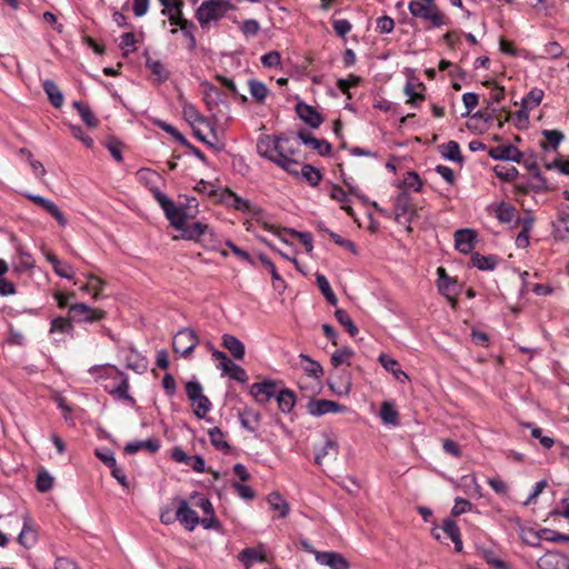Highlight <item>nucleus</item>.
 Here are the masks:
<instances>
[{"label":"nucleus","instance_id":"obj_1","mask_svg":"<svg viewBox=\"0 0 569 569\" xmlns=\"http://www.w3.org/2000/svg\"><path fill=\"white\" fill-rule=\"evenodd\" d=\"M543 139L539 141L543 150V166L548 170H558L562 174H569V161L563 160L558 153L559 144L565 140V134L559 130H542Z\"/></svg>","mask_w":569,"mask_h":569},{"label":"nucleus","instance_id":"obj_2","mask_svg":"<svg viewBox=\"0 0 569 569\" xmlns=\"http://www.w3.org/2000/svg\"><path fill=\"white\" fill-rule=\"evenodd\" d=\"M410 14L425 24L427 30L438 29L450 23L449 18L436 2H409Z\"/></svg>","mask_w":569,"mask_h":569},{"label":"nucleus","instance_id":"obj_3","mask_svg":"<svg viewBox=\"0 0 569 569\" xmlns=\"http://www.w3.org/2000/svg\"><path fill=\"white\" fill-rule=\"evenodd\" d=\"M89 372L93 376H97L99 379L112 378L113 380L118 381V383L112 388L106 387L108 392L130 403H134V399L129 395L128 376L120 371L117 367L111 365L93 366L89 369Z\"/></svg>","mask_w":569,"mask_h":569},{"label":"nucleus","instance_id":"obj_4","mask_svg":"<svg viewBox=\"0 0 569 569\" xmlns=\"http://www.w3.org/2000/svg\"><path fill=\"white\" fill-rule=\"evenodd\" d=\"M154 200L159 203L170 224L177 229H184L187 222V212L183 208L177 207L176 203L158 188L151 189Z\"/></svg>","mask_w":569,"mask_h":569},{"label":"nucleus","instance_id":"obj_5","mask_svg":"<svg viewBox=\"0 0 569 569\" xmlns=\"http://www.w3.org/2000/svg\"><path fill=\"white\" fill-rule=\"evenodd\" d=\"M228 10V0H207L203 1L197 9L196 18L200 26L204 28L211 21L221 19Z\"/></svg>","mask_w":569,"mask_h":569},{"label":"nucleus","instance_id":"obj_6","mask_svg":"<svg viewBox=\"0 0 569 569\" xmlns=\"http://www.w3.org/2000/svg\"><path fill=\"white\" fill-rule=\"evenodd\" d=\"M276 164L291 174H298L297 170H290V166H297L298 162L291 157L296 153L298 143L286 136L278 137Z\"/></svg>","mask_w":569,"mask_h":569},{"label":"nucleus","instance_id":"obj_7","mask_svg":"<svg viewBox=\"0 0 569 569\" xmlns=\"http://www.w3.org/2000/svg\"><path fill=\"white\" fill-rule=\"evenodd\" d=\"M186 393L188 399L196 406L193 413L197 418L203 419L211 410V402L202 392V386L198 381H189L186 385Z\"/></svg>","mask_w":569,"mask_h":569},{"label":"nucleus","instance_id":"obj_8","mask_svg":"<svg viewBox=\"0 0 569 569\" xmlns=\"http://www.w3.org/2000/svg\"><path fill=\"white\" fill-rule=\"evenodd\" d=\"M199 339L197 333L189 328L179 330L172 339V349L174 353L188 357L198 346Z\"/></svg>","mask_w":569,"mask_h":569},{"label":"nucleus","instance_id":"obj_9","mask_svg":"<svg viewBox=\"0 0 569 569\" xmlns=\"http://www.w3.org/2000/svg\"><path fill=\"white\" fill-rule=\"evenodd\" d=\"M68 312L71 320L74 322L93 323L106 317V311L91 308L83 302L70 305Z\"/></svg>","mask_w":569,"mask_h":569},{"label":"nucleus","instance_id":"obj_10","mask_svg":"<svg viewBox=\"0 0 569 569\" xmlns=\"http://www.w3.org/2000/svg\"><path fill=\"white\" fill-rule=\"evenodd\" d=\"M279 385L280 382L274 380L254 382L250 387V395L258 403L266 405L270 399L276 398Z\"/></svg>","mask_w":569,"mask_h":569},{"label":"nucleus","instance_id":"obj_11","mask_svg":"<svg viewBox=\"0 0 569 569\" xmlns=\"http://www.w3.org/2000/svg\"><path fill=\"white\" fill-rule=\"evenodd\" d=\"M177 503L176 519L189 531H192L199 523L200 518L198 513L192 510L187 500L176 498Z\"/></svg>","mask_w":569,"mask_h":569},{"label":"nucleus","instance_id":"obj_12","mask_svg":"<svg viewBox=\"0 0 569 569\" xmlns=\"http://www.w3.org/2000/svg\"><path fill=\"white\" fill-rule=\"evenodd\" d=\"M23 196L28 200H30L31 202H33L34 204H37L38 207L43 209L53 219H56V221L61 227H66L67 226V223H68L67 218L64 217L63 212L59 209V207L53 201H51V200H49V199H47L44 197L32 194V193H29V192L23 193Z\"/></svg>","mask_w":569,"mask_h":569},{"label":"nucleus","instance_id":"obj_13","mask_svg":"<svg viewBox=\"0 0 569 569\" xmlns=\"http://www.w3.org/2000/svg\"><path fill=\"white\" fill-rule=\"evenodd\" d=\"M307 410L311 416L321 417L326 413L343 412L346 407L333 400L312 399L308 402Z\"/></svg>","mask_w":569,"mask_h":569},{"label":"nucleus","instance_id":"obj_14","mask_svg":"<svg viewBox=\"0 0 569 569\" xmlns=\"http://www.w3.org/2000/svg\"><path fill=\"white\" fill-rule=\"evenodd\" d=\"M226 202L229 207L246 214L259 216L262 212L260 207L253 204L250 200L238 196L230 189L226 190Z\"/></svg>","mask_w":569,"mask_h":569},{"label":"nucleus","instance_id":"obj_15","mask_svg":"<svg viewBox=\"0 0 569 569\" xmlns=\"http://www.w3.org/2000/svg\"><path fill=\"white\" fill-rule=\"evenodd\" d=\"M159 2L163 7L161 13L168 17V21L171 26L179 27L182 21H188V19L183 17L182 0H159Z\"/></svg>","mask_w":569,"mask_h":569},{"label":"nucleus","instance_id":"obj_16","mask_svg":"<svg viewBox=\"0 0 569 569\" xmlns=\"http://www.w3.org/2000/svg\"><path fill=\"white\" fill-rule=\"evenodd\" d=\"M437 288L443 297L458 296L460 292V284L456 278L450 277L443 267L437 269Z\"/></svg>","mask_w":569,"mask_h":569},{"label":"nucleus","instance_id":"obj_17","mask_svg":"<svg viewBox=\"0 0 569 569\" xmlns=\"http://www.w3.org/2000/svg\"><path fill=\"white\" fill-rule=\"evenodd\" d=\"M540 569H569V558L557 550L547 551L539 560Z\"/></svg>","mask_w":569,"mask_h":569},{"label":"nucleus","instance_id":"obj_18","mask_svg":"<svg viewBox=\"0 0 569 569\" xmlns=\"http://www.w3.org/2000/svg\"><path fill=\"white\" fill-rule=\"evenodd\" d=\"M295 109L298 117L313 129L319 128L323 122L321 113L316 108L303 101L297 102Z\"/></svg>","mask_w":569,"mask_h":569},{"label":"nucleus","instance_id":"obj_19","mask_svg":"<svg viewBox=\"0 0 569 569\" xmlns=\"http://www.w3.org/2000/svg\"><path fill=\"white\" fill-rule=\"evenodd\" d=\"M298 138L302 143L316 150L319 156L326 157L331 154L332 146L327 140L318 139L306 130L298 131Z\"/></svg>","mask_w":569,"mask_h":569},{"label":"nucleus","instance_id":"obj_20","mask_svg":"<svg viewBox=\"0 0 569 569\" xmlns=\"http://www.w3.org/2000/svg\"><path fill=\"white\" fill-rule=\"evenodd\" d=\"M316 560L330 569H350L349 561L341 553L336 551L317 552Z\"/></svg>","mask_w":569,"mask_h":569},{"label":"nucleus","instance_id":"obj_21","mask_svg":"<svg viewBox=\"0 0 569 569\" xmlns=\"http://www.w3.org/2000/svg\"><path fill=\"white\" fill-rule=\"evenodd\" d=\"M22 547L30 549L38 541V532L33 526V521L28 513L23 515L22 529L17 538Z\"/></svg>","mask_w":569,"mask_h":569},{"label":"nucleus","instance_id":"obj_22","mask_svg":"<svg viewBox=\"0 0 569 569\" xmlns=\"http://www.w3.org/2000/svg\"><path fill=\"white\" fill-rule=\"evenodd\" d=\"M477 234L471 229H459L455 232V248L461 253H470L475 248Z\"/></svg>","mask_w":569,"mask_h":569},{"label":"nucleus","instance_id":"obj_23","mask_svg":"<svg viewBox=\"0 0 569 569\" xmlns=\"http://www.w3.org/2000/svg\"><path fill=\"white\" fill-rule=\"evenodd\" d=\"M488 154L495 160H507L515 162H520L522 157V153L519 151V149L512 144H500L492 147L488 151Z\"/></svg>","mask_w":569,"mask_h":569},{"label":"nucleus","instance_id":"obj_24","mask_svg":"<svg viewBox=\"0 0 569 569\" xmlns=\"http://www.w3.org/2000/svg\"><path fill=\"white\" fill-rule=\"evenodd\" d=\"M240 425L247 431L254 433L261 422V413L252 407L246 406L238 413Z\"/></svg>","mask_w":569,"mask_h":569},{"label":"nucleus","instance_id":"obj_25","mask_svg":"<svg viewBox=\"0 0 569 569\" xmlns=\"http://www.w3.org/2000/svg\"><path fill=\"white\" fill-rule=\"evenodd\" d=\"M278 143H279L278 137L262 136L259 138V140L257 142L258 153L261 157L276 163Z\"/></svg>","mask_w":569,"mask_h":569},{"label":"nucleus","instance_id":"obj_26","mask_svg":"<svg viewBox=\"0 0 569 569\" xmlns=\"http://www.w3.org/2000/svg\"><path fill=\"white\" fill-rule=\"evenodd\" d=\"M146 68L151 72L152 81L160 84L166 82L170 77V71L160 60L146 54Z\"/></svg>","mask_w":569,"mask_h":569},{"label":"nucleus","instance_id":"obj_27","mask_svg":"<svg viewBox=\"0 0 569 569\" xmlns=\"http://www.w3.org/2000/svg\"><path fill=\"white\" fill-rule=\"evenodd\" d=\"M160 449V441L157 438H149L147 440H134L130 441L124 447V453L134 455L141 450H146L149 453H156Z\"/></svg>","mask_w":569,"mask_h":569},{"label":"nucleus","instance_id":"obj_28","mask_svg":"<svg viewBox=\"0 0 569 569\" xmlns=\"http://www.w3.org/2000/svg\"><path fill=\"white\" fill-rule=\"evenodd\" d=\"M409 207H410V196L407 192H400L393 203L395 208V220L398 223L405 222L410 223L411 218L409 217Z\"/></svg>","mask_w":569,"mask_h":569},{"label":"nucleus","instance_id":"obj_29","mask_svg":"<svg viewBox=\"0 0 569 569\" xmlns=\"http://www.w3.org/2000/svg\"><path fill=\"white\" fill-rule=\"evenodd\" d=\"M543 98V91L538 88H533L530 90L523 98L521 102V109L518 111V117L526 119L528 118V111L538 107Z\"/></svg>","mask_w":569,"mask_h":569},{"label":"nucleus","instance_id":"obj_30","mask_svg":"<svg viewBox=\"0 0 569 569\" xmlns=\"http://www.w3.org/2000/svg\"><path fill=\"white\" fill-rule=\"evenodd\" d=\"M425 91L426 87L422 82H410L408 81L405 87V93L408 97L407 103L412 107H419L420 103L425 100Z\"/></svg>","mask_w":569,"mask_h":569},{"label":"nucleus","instance_id":"obj_31","mask_svg":"<svg viewBox=\"0 0 569 569\" xmlns=\"http://www.w3.org/2000/svg\"><path fill=\"white\" fill-rule=\"evenodd\" d=\"M267 502L270 508L274 511H278V515L274 518L283 519L290 512V506L287 500L277 491H273L268 495Z\"/></svg>","mask_w":569,"mask_h":569},{"label":"nucleus","instance_id":"obj_32","mask_svg":"<svg viewBox=\"0 0 569 569\" xmlns=\"http://www.w3.org/2000/svg\"><path fill=\"white\" fill-rule=\"evenodd\" d=\"M209 226L200 221H196L191 224H184V229H181V238L184 240L199 241L208 231Z\"/></svg>","mask_w":569,"mask_h":569},{"label":"nucleus","instance_id":"obj_33","mask_svg":"<svg viewBox=\"0 0 569 569\" xmlns=\"http://www.w3.org/2000/svg\"><path fill=\"white\" fill-rule=\"evenodd\" d=\"M276 400L278 402V407H279L280 411L283 413L291 412L297 402L295 392L292 390L286 389V388H282V389L278 388V391L276 395Z\"/></svg>","mask_w":569,"mask_h":569},{"label":"nucleus","instance_id":"obj_34","mask_svg":"<svg viewBox=\"0 0 569 569\" xmlns=\"http://www.w3.org/2000/svg\"><path fill=\"white\" fill-rule=\"evenodd\" d=\"M49 332L51 335H68L70 337L73 336L74 327L72 325L71 318H64V317H56L50 322V330Z\"/></svg>","mask_w":569,"mask_h":569},{"label":"nucleus","instance_id":"obj_35","mask_svg":"<svg viewBox=\"0 0 569 569\" xmlns=\"http://www.w3.org/2000/svg\"><path fill=\"white\" fill-rule=\"evenodd\" d=\"M222 346L229 350L232 357L237 360H242L244 357V345L234 336L226 333L222 336Z\"/></svg>","mask_w":569,"mask_h":569},{"label":"nucleus","instance_id":"obj_36","mask_svg":"<svg viewBox=\"0 0 569 569\" xmlns=\"http://www.w3.org/2000/svg\"><path fill=\"white\" fill-rule=\"evenodd\" d=\"M379 362L387 371L391 372L400 382L409 380L408 375L401 370L400 365L396 359L387 355H381L379 357Z\"/></svg>","mask_w":569,"mask_h":569},{"label":"nucleus","instance_id":"obj_37","mask_svg":"<svg viewBox=\"0 0 569 569\" xmlns=\"http://www.w3.org/2000/svg\"><path fill=\"white\" fill-rule=\"evenodd\" d=\"M248 88L252 99L259 104H263L267 97L270 94L268 87L257 79H249Z\"/></svg>","mask_w":569,"mask_h":569},{"label":"nucleus","instance_id":"obj_38","mask_svg":"<svg viewBox=\"0 0 569 569\" xmlns=\"http://www.w3.org/2000/svg\"><path fill=\"white\" fill-rule=\"evenodd\" d=\"M442 530L447 535V537L455 543V549L457 551H461L462 540L458 525L450 518L445 519L442 523Z\"/></svg>","mask_w":569,"mask_h":569},{"label":"nucleus","instance_id":"obj_39","mask_svg":"<svg viewBox=\"0 0 569 569\" xmlns=\"http://www.w3.org/2000/svg\"><path fill=\"white\" fill-rule=\"evenodd\" d=\"M472 266L482 271H492L498 264V258L489 254L483 256L479 252H475L471 256Z\"/></svg>","mask_w":569,"mask_h":569},{"label":"nucleus","instance_id":"obj_40","mask_svg":"<svg viewBox=\"0 0 569 569\" xmlns=\"http://www.w3.org/2000/svg\"><path fill=\"white\" fill-rule=\"evenodd\" d=\"M240 561L243 563L246 569L252 567L256 562L266 561L264 553L257 548H244L239 555Z\"/></svg>","mask_w":569,"mask_h":569},{"label":"nucleus","instance_id":"obj_41","mask_svg":"<svg viewBox=\"0 0 569 569\" xmlns=\"http://www.w3.org/2000/svg\"><path fill=\"white\" fill-rule=\"evenodd\" d=\"M42 88L46 94L48 96L50 103L54 108H60L63 103V94L59 87L56 84V82L49 79L44 80L42 83Z\"/></svg>","mask_w":569,"mask_h":569},{"label":"nucleus","instance_id":"obj_42","mask_svg":"<svg viewBox=\"0 0 569 569\" xmlns=\"http://www.w3.org/2000/svg\"><path fill=\"white\" fill-rule=\"evenodd\" d=\"M72 107L77 110L78 114L80 116L81 120L89 127V128H97L99 124V120L96 118L93 112L91 111L90 107L82 102V101H73Z\"/></svg>","mask_w":569,"mask_h":569},{"label":"nucleus","instance_id":"obj_43","mask_svg":"<svg viewBox=\"0 0 569 569\" xmlns=\"http://www.w3.org/2000/svg\"><path fill=\"white\" fill-rule=\"evenodd\" d=\"M208 436L211 445L220 451L228 452L230 450V445L224 439L226 435L219 427H213L208 430Z\"/></svg>","mask_w":569,"mask_h":569},{"label":"nucleus","instance_id":"obj_44","mask_svg":"<svg viewBox=\"0 0 569 569\" xmlns=\"http://www.w3.org/2000/svg\"><path fill=\"white\" fill-rule=\"evenodd\" d=\"M299 358L301 360V367H302L303 371L309 377L318 379L323 375V369L318 361L312 360L309 356L303 355V353H301L299 356Z\"/></svg>","mask_w":569,"mask_h":569},{"label":"nucleus","instance_id":"obj_45","mask_svg":"<svg viewBox=\"0 0 569 569\" xmlns=\"http://www.w3.org/2000/svg\"><path fill=\"white\" fill-rule=\"evenodd\" d=\"M441 156L450 161L461 162V151L460 146L457 141H449L447 143H442L439 146Z\"/></svg>","mask_w":569,"mask_h":569},{"label":"nucleus","instance_id":"obj_46","mask_svg":"<svg viewBox=\"0 0 569 569\" xmlns=\"http://www.w3.org/2000/svg\"><path fill=\"white\" fill-rule=\"evenodd\" d=\"M380 418L383 423L397 426L399 425V412L389 401H383L380 407Z\"/></svg>","mask_w":569,"mask_h":569},{"label":"nucleus","instance_id":"obj_47","mask_svg":"<svg viewBox=\"0 0 569 569\" xmlns=\"http://www.w3.org/2000/svg\"><path fill=\"white\" fill-rule=\"evenodd\" d=\"M335 318L351 337H356L358 335V327L355 325V322L352 321V319L350 318L346 310L336 309Z\"/></svg>","mask_w":569,"mask_h":569},{"label":"nucleus","instance_id":"obj_48","mask_svg":"<svg viewBox=\"0 0 569 569\" xmlns=\"http://www.w3.org/2000/svg\"><path fill=\"white\" fill-rule=\"evenodd\" d=\"M126 367L134 371H144L147 369L146 359L134 350H130L126 356Z\"/></svg>","mask_w":569,"mask_h":569},{"label":"nucleus","instance_id":"obj_49","mask_svg":"<svg viewBox=\"0 0 569 569\" xmlns=\"http://www.w3.org/2000/svg\"><path fill=\"white\" fill-rule=\"evenodd\" d=\"M301 176L306 179V181H308V183L311 187H317L323 177L322 172L318 168H316L311 164L302 166Z\"/></svg>","mask_w":569,"mask_h":569},{"label":"nucleus","instance_id":"obj_50","mask_svg":"<svg viewBox=\"0 0 569 569\" xmlns=\"http://www.w3.org/2000/svg\"><path fill=\"white\" fill-rule=\"evenodd\" d=\"M182 113L184 119L191 124L206 122V118L198 111L196 106L190 102L182 104Z\"/></svg>","mask_w":569,"mask_h":569},{"label":"nucleus","instance_id":"obj_51","mask_svg":"<svg viewBox=\"0 0 569 569\" xmlns=\"http://www.w3.org/2000/svg\"><path fill=\"white\" fill-rule=\"evenodd\" d=\"M179 29L181 30L183 37L188 40V50L193 51L197 47V40L194 36L196 26L192 21H182V23L179 26Z\"/></svg>","mask_w":569,"mask_h":569},{"label":"nucleus","instance_id":"obj_52","mask_svg":"<svg viewBox=\"0 0 569 569\" xmlns=\"http://www.w3.org/2000/svg\"><path fill=\"white\" fill-rule=\"evenodd\" d=\"M516 217V208L507 202H501L496 209V218L501 223H509Z\"/></svg>","mask_w":569,"mask_h":569},{"label":"nucleus","instance_id":"obj_53","mask_svg":"<svg viewBox=\"0 0 569 569\" xmlns=\"http://www.w3.org/2000/svg\"><path fill=\"white\" fill-rule=\"evenodd\" d=\"M493 171L499 179L506 182L513 181L518 176L517 168L511 164H497Z\"/></svg>","mask_w":569,"mask_h":569},{"label":"nucleus","instance_id":"obj_54","mask_svg":"<svg viewBox=\"0 0 569 569\" xmlns=\"http://www.w3.org/2000/svg\"><path fill=\"white\" fill-rule=\"evenodd\" d=\"M259 260L263 264V267H266L267 270L270 272L274 288L278 289L280 287H283L284 281L281 278V276L278 273L276 264L264 254H260Z\"/></svg>","mask_w":569,"mask_h":569},{"label":"nucleus","instance_id":"obj_55","mask_svg":"<svg viewBox=\"0 0 569 569\" xmlns=\"http://www.w3.org/2000/svg\"><path fill=\"white\" fill-rule=\"evenodd\" d=\"M402 186L407 189H412L416 192H421L423 181L416 171H407L403 174Z\"/></svg>","mask_w":569,"mask_h":569},{"label":"nucleus","instance_id":"obj_56","mask_svg":"<svg viewBox=\"0 0 569 569\" xmlns=\"http://www.w3.org/2000/svg\"><path fill=\"white\" fill-rule=\"evenodd\" d=\"M34 263H36V261H34L33 257L29 252L20 249L18 261L14 266V270L17 272H24V271L33 269Z\"/></svg>","mask_w":569,"mask_h":569},{"label":"nucleus","instance_id":"obj_57","mask_svg":"<svg viewBox=\"0 0 569 569\" xmlns=\"http://www.w3.org/2000/svg\"><path fill=\"white\" fill-rule=\"evenodd\" d=\"M361 81V78L356 74H349L346 79H339L337 81L338 89L347 96L348 99H351V87H357Z\"/></svg>","mask_w":569,"mask_h":569},{"label":"nucleus","instance_id":"obj_58","mask_svg":"<svg viewBox=\"0 0 569 569\" xmlns=\"http://www.w3.org/2000/svg\"><path fill=\"white\" fill-rule=\"evenodd\" d=\"M330 452L337 455L338 452V443L331 439H327L323 446L316 452L315 462L320 466L322 465V460Z\"/></svg>","mask_w":569,"mask_h":569},{"label":"nucleus","instance_id":"obj_59","mask_svg":"<svg viewBox=\"0 0 569 569\" xmlns=\"http://www.w3.org/2000/svg\"><path fill=\"white\" fill-rule=\"evenodd\" d=\"M352 355L353 351L348 347L338 349L331 356V365L336 368L345 363L349 365V360Z\"/></svg>","mask_w":569,"mask_h":569},{"label":"nucleus","instance_id":"obj_60","mask_svg":"<svg viewBox=\"0 0 569 569\" xmlns=\"http://www.w3.org/2000/svg\"><path fill=\"white\" fill-rule=\"evenodd\" d=\"M52 487L53 478L51 477V475L46 470L40 471L36 480L37 490L40 492H48L52 489Z\"/></svg>","mask_w":569,"mask_h":569},{"label":"nucleus","instance_id":"obj_61","mask_svg":"<svg viewBox=\"0 0 569 569\" xmlns=\"http://www.w3.org/2000/svg\"><path fill=\"white\" fill-rule=\"evenodd\" d=\"M222 371L228 373L229 377L236 381L243 383L247 382L248 380V375L246 370L242 367L233 363L232 361L227 366V369H223Z\"/></svg>","mask_w":569,"mask_h":569},{"label":"nucleus","instance_id":"obj_62","mask_svg":"<svg viewBox=\"0 0 569 569\" xmlns=\"http://www.w3.org/2000/svg\"><path fill=\"white\" fill-rule=\"evenodd\" d=\"M89 287H91V297L98 300L102 296V290L106 286V281L96 274H88Z\"/></svg>","mask_w":569,"mask_h":569},{"label":"nucleus","instance_id":"obj_63","mask_svg":"<svg viewBox=\"0 0 569 569\" xmlns=\"http://www.w3.org/2000/svg\"><path fill=\"white\" fill-rule=\"evenodd\" d=\"M539 538L541 540L552 541V542H558V541L568 542L569 541V535L560 533V532H557L551 529L540 530Z\"/></svg>","mask_w":569,"mask_h":569},{"label":"nucleus","instance_id":"obj_64","mask_svg":"<svg viewBox=\"0 0 569 569\" xmlns=\"http://www.w3.org/2000/svg\"><path fill=\"white\" fill-rule=\"evenodd\" d=\"M395 29V20L389 16L379 17L376 20V30L379 33H391Z\"/></svg>","mask_w":569,"mask_h":569}]
</instances>
